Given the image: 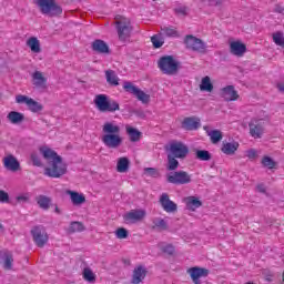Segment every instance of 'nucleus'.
Instances as JSON below:
<instances>
[{
  "label": "nucleus",
  "mask_w": 284,
  "mask_h": 284,
  "mask_svg": "<svg viewBox=\"0 0 284 284\" xmlns=\"http://www.w3.org/2000/svg\"><path fill=\"white\" fill-rule=\"evenodd\" d=\"M40 152L48 163V166L44 169L45 176H49L50 179H61V176L67 174L68 164L63 162L61 155L48 146L41 148Z\"/></svg>",
  "instance_id": "nucleus-1"
},
{
  "label": "nucleus",
  "mask_w": 284,
  "mask_h": 284,
  "mask_svg": "<svg viewBox=\"0 0 284 284\" xmlns=\"http://www.w3.org/2000/svg\"><path fill=\"white\" fill-rule=\"evenodd\" d=\"M101 141L108 150H119L123 145V136H121V126L114 121H106L102 125Z\"/></svg>",
  "instance_id": "nucleus-2"
},
{
  "label": "nucleus",
  "mask_w": 284,
  "mask_h": 284,
  "mask_svg": "<svg viewBox=\"0 0 284 284\" xmlns=\"http://www.w3.org/2000/svg\"><path fill=\"white\" fill-rule=\"evenodd\" d=\"M93 103L97 110L103 114H114V112L121 111V104L116 100L108 97V94H97Z\"/></svg>",
  "instance_id": "nucleus-3"
},
{
  "label": "nucleus",
  "mask_w": 284,
  "mask_h": 284,
  "mask_svg": "<svg viewBox=\"0 0 284 284\" xmlns=\"http://www.w3.org/2000/svg\"><path fill=\"white\" fill-rule=\"evenodd\" d=\"M158 68L162 74L174 77L179 74L181 62L174 59V55H163L158 60Z\"/></svg>",
  "instance_id": "nucleus-4"
},
{
  "label": "nucleus",
  "mask_w": 284,
  "mask_h": 284,
  "mask_svg": "<svg viewBox=\"0 0 284 284\" xmlns=\"http://www.w3.org/2000/svg\"><path fill=\"white\" fill-rule=\"evenodd\" d=\"M34 3L39 8L41 14L47 17H60V14H63V9L55 0H34Z\"/></svg>",
  "instance_id": "nucleus-5"
},
{
  "label": "nucleus",
  "mask_w": 284,
  "mask_h": 284,
  "mask_svg": "<svg viewBox=\"0 0 284 284\" xmlns=\"http://www.w3.org/2000/svg\"><path fill=\"white\" fill-rule=\"evenodd\" d=\"M184 45L186 50L197 52V54H207V43L200 38L187 34L184 38Z\"/></svg>",
  "instance_id": "nucleus-6"
},
{
  "label": "nucleus",
  "mask_w": 284,
  "mask_h": 284,
  "mask_svg": "<svg viewBox=\"0 0 284 284\" xmlns=\"http://www.w3.org/2000/svg\"><path fill=\"white\" fill-rule=\"evenodd\" d=\"M123 90L128 92V94H132V97L136 98L138 101H141L143 105H148L151 101L150 94L145 93V91L130 81L123 82Z\"/></svg>",
  "instance_id": "nucleus-7"
},
{
  "label": "nucleus",
  "mask_w": 284,
  "mask_h": 284,
  "mask_svg": "<svg viewBox=\"0 0 284 284\" xmlns=\"http://www.w3.org/2000/svg\"><path fill=\"white\" fill-rule=\"evenodd\" d=\"M123 90L128 92V94H132V97L136 98L138 101H141L143 105H148L151 101L150 94L145 93V91L130 81L123 82Z\"/></svg>",
  "instance_id": "nucleus-8"
},
{
  "label": "nucleus",
  "mask_w": 284,
  "mask_h": 284,
  "mask_svg": "<svg viewBox=\"0 0 284 284\" xmlns=\"http://www.w3.org/2000/svg\"><path fill=\"white\" fill-rule=\"evenodd\" d=\"M119 41L128 43L132 37V22L128 18H121L115 22Z\"/></svg>",
  "instance_id": "nucleus-9"
},
{
  "label": "nucleus",
  "mask_w": 284,
  "mask_h": 284,
  "mask_svg": "<svg viewBox=\"0 0 284 284\" xmlns=\"http://www.w3.org/2000/svg\"><path fill=\"white\" fill-rule=\"evenodd\" d=\"M168 183L172 185H187L192 183V174L187 171H175L166 175Z\"/></svg>",
  "instance_id": "nucleus-10"
},
{
  "label": "nucleus",
  "mask_w": 284,
  "mask_h": 284,
  "mask_svg": "<svg viewBox=\"0 0 284 284\" xmlns=\"http://www.w3.org/2000/svg\"><path fill=\"white\" fill-rule=\"evenodd\" d=\"M31 236L37 247H45V244L50 241V235H48V231H45L43 225L33 226L31 229Z\"/></svg>",
  "instance_id": "nucleus-11"
},
{
  "label": "nucleus",
  "mask_w": 284,
  "mask_h": 284,
  "mask_svg": "<svg viewBox=\"0 0 284 284\" xmlns=\"http://www.w3.org/2000/svg\"><path fill=\"white\" fill-rule=\"evenodd\" d=\"M169 154L171 156H175L176 159L183 160L187 158V154H190V148H187V145L181 141H173L170 143Z\"/></svg>",
  "instance_id": "nucleus-12"
},
{
  "label": "nucleus",
  "mask_w": 284,
  "mask_h": 284,
  "mask_svg": "<svg viewBox=\"0 0 284 284\" xmlns=\"http://www.w3.org/2000/svg\"><path fill=\"white\" fill-rule=\"evenodd\" d=\"M146 212L143 209H133L123 215V220L126 225H134L141 223L145 219Z\"/></svg>",
  "instance_id": "nucleus-13"
},
{
  "label": "nucleus",
  "mask_w": 284,
  "mask_h": 284,
  "mask_svg": "<svg viewBox=\"0 0 284 284\" xmlns=\"http://www.w3.org/2000/svg\"><path fill=\"white\" fill-rule=\"evenodd\" d=\"M186 273L191 277L193 284H203L201 278H207L210 276V270L200 266H193L186 270Z\"/></svg>",
  "instance_id": "nucleus-14"
},
{
  "label": "nucleus",
  "mask_w": 284,
  "mask_h": 284,
  "mask_svg": "<svg viewBox=\"0 0 284 284\" xmlns=\"http://www.w3.org/2000/svg\"><path fill=\"white\" fill-rule=\"evenodd\" d=\"M2 165L8 172H21V162L12 153H6L2 158Z\"/></svg>",
  "instance_id": "nucleus-15"
},
{
  "label": "nucleus",
  "mask_w": 284,
  "mask_h": 284,
  "mask_svg": "<svg viewBox=\"0 0 284 284\" xmlns=\"http://www.w3.org/2000/svg\"><path fill=\"white\" fill-rule=\"evenodd\" d=\"M16 103H26L31 112H41V110H43V105H41V103L23 94H18L16 97Z\"/></svg>",
  "instance_id": "nucleus-16"
},
{
  "label": "nucleus",
  "mask_w": 284,
  "mask_h": 284,
  "mask_svg": "<svg viewBox=\"0 0 284 284\" xmlns=\"http://www.w3.org/2000/svg\"><path fill=\"white\" fill-rule=\"evenodd\" d=\"M159 203L164 210V212H168V214H172L179 210V205L172 200H170V195L168 193H162L159 200Z\"/></svg>",
  "instance_id": "nucleus-17"
},
{
  "label": "nucleus",
  "mask_w": 284,
  "mask_h": 284,
  "mask_svg": "<svg viewBox=\"0 0 284 284\" xmlns=\"http://www.w3.org/2000/svg\"><path fill=\"white\" fill-rule=\"evenodd\" d=\"M248 130H250V135L253 139H262L263 138V123H261V120L258 119H252L248 123Z\"/></svg>",
  "instance_id": "nucleus-18"
},
{
  "label": "nucleus",
  "mask_w": 284,
  "mask_h": 284,
  "mask_svg": "<svg viewBox=\"0 0 284 284\" xmlns=\"http://www.w3.org/2000/svg\"><path fill=\"white\" fill-rule=\"evenodd\" d=\"M221 97L224 99V101H239V91L234 89V85H226L221 89Z\"/></svg>",
  "instance_id": "nucleus-19"
},
{
  "label": "nucleus",
  "mask_w": 284,
  "mask_h": 284,
  "mask_svg": "<svg viewBox=\"0 0 284 284\" xmlns=\"http://www.w3.org/2000/svg\"><path fill=\"white\" fill-rule=\"evenodd\" d=\"M201 128V119L196 116L184 118L182 121V129L192 132L194 130H199Z\"/></svg>",
  "instance_id": "nucleus-20"
},
{
  "label": "nucleus",
  "mask_w": 284,
  "mask_h": 284,
  "mask_svg": "<svg viewBox=\"0 0 284 284\" xmlns=\"http://www.w3.org/2000/svg\"><path fill=\"white\" fill-rule=\"evenodd\" d=\"M230 52L234 57H243V54H245V52H247V45H245V43H243L240 40L231 41L230 42Z\"/></svg>",
  "instance_id": "nucleus-21"
},
{
  "label": "nucleus",
  "mask_w": 284,
  "mask_h": 284,
  "mask_svg": "<svg viewBox=\"0 0 284 284\" xmlns=\"http://www.w3.org/2000/svg\"><path fill=\"white\" fill-rule=\"evenodd\" d=\"M31 79L34 88H40L41 90H45V88H48V78L43 75V72L34 71Z\"/></svg>",
  "instance_id": "nucleus-22"
},
{
  "label": "nucleus",
  "mask_w": 284,
  "mask_h": 284,
  "mask_svg": "<svg viewBox=\"0 0 284 284\" xmlns=\"http://www.w3.org/2000/svg\"><path fill=\"white\" fill-rule=\"evenodd\" d=\"M240 145L241 144H239V142L236 141L223 142L221 152L223 154H226V156H234V154H236V152L239 151Z\"/></svg>",
  "instance_id": "nucleus-23"
},
{
  "label": "nucleus",
  "mask_w": 284,
  "mask_h": 284,
  "mask_svg": "<svg viewBox=\"0 0 284 284\" xmlns=\"http://www.w3.org/2000/svg\"><path fill=\"white\" fill-rule=\"evenodd\" d=\"M184 203L186 205V209L190 210V212H196L199 207L203 205V202L199 200L196 196H187L184 199Z\"/></svg>",
  "instance_id": "nucleus-24"
},
{
  "label": "nucleus",
  "mask_w": 284,
  "mask_h": 284,
  "mask_svg": "<svg viewBox=\"0 0 284 284\" xmlns=\"http://www.w3.org/2000/svg\"><path fill=\"white\" fill-rule=\"evenodd\" d=\"M145 276H148V270H145V267H143L142 265H139L133 271L132 283L133 284L142 283Z\"/></svg>",
  "instance_id": "nucleus-25"
},
{
  "label": "nucleus",
  "mask_w": 284,
  "mask_h": 284,
  "mask_svg": "<svg viewBox=\"0 0 284 284\" xmlns=\"http://www.w3.org/2000/svg\"><path fill=\"white\" fill-rule=\"evenodd\" d=\"M92 50L99 54H110V47L103 40H95L92 42Z\"/></svg>",
  "instance_id": "nucleus-26"
},
{
  "label": "nucleus",
  "mask_w": 284,
  "mask_h": 284,
  "mask_svg": "<svg viewBox=\"0 0 284 284\" xmlns=\"http://www.w3.org/2000/svg\"><path fill=\"white\" fill-rule=\"evenodd\" d=\"M67 194L70 196L72 205L79 206V205H83V203H85V194H83V193L68 190Z\"/></svg>",
  "instance_id": "nucleus-27"
},
{
  "label": "nucleus",
  "mask_w": 284,
  "mask_h": 284,
  "mask_svg": "<svg viewBox=\"0 0 284 284\" xmlns=\"http://www.w3.org/2000/svg\"><path fill=\"white\" fill-rule=\"evenodd\" d=\"M125 130L131 143H139V141H141L142 133L139 129L126 125Z\"/></svg>",
  "instance_id": "nucleus-28"
},
{
  "label": "nucleus",
  "mask_w": 284,
  "mask_h": 284,
  "mask_svg": "<svg viewBox=\"0 0 284 284\" xmlns=\"http://www.w3.org/2000/svg\"><path fill=\"white\" fill-rule=\"evenodd\" d=\"M204 130L211 139V143L216 144L220 143V141H223V132L221 130H212L210 131V126H204Z\"/></svg>",
  "instance_id": "nucleus-29"
},
{
  "label": "nucleus",
  "mask_w": 284,
  "mask_h": 284,
  "mask_svg": "<svg viewBox=\"0 0 284 284\" xmlns=\"http://www.w3.org/2000/svg\"><path fill=\"white\" fill-rule=\"evenodd\" d=\"M27 47L30 48L33 54H39L41 52V41L37 37H30L27 40Z\"/></svg>",
  "instance_id": "nucleus-30"
},
{
  "label": "nucleus",
  "mask_w": 284,
  "mask_h": 284,
  "mask_svg": "<svg viewBox=\"0 0 284 284\" xmlns=\"http://www.w3.org/2000/svg\"><path fill=\"white\" fill-rule=\"evenodd\" d=\"M130 170V159L122 156L118 160L116 172L120 174H125Z\"/></svg>",
  "instance_id": "nucleus-31"
},
{
  "label": "nucleus",
  "mask_w": 284,
  "mask_h": 284,
  "mask_svg": "<svg viewBox=\"0 0 284 284\" xmlns=\"http://www.w3.org/2000/svg\"><path fill=\"white\" fill-rule=\"evenodd\" d=\"M7 119L8 121H10V123H12L13 125H17L19 123H23V120L26 119V116L23 115V113L11 111L8 113Z\"/></svg>",
  "instance_id": "nucleus-32"
},
{
  "label": "nucleus",
  "mask_w": 284,
  "mask_h": 284,
  "mask_svg": "<svg viewBox=\"0 0 284 284\" xmlns=\"http://www.w3.org/2000/svg\"><path fill=\"white\" fill-rule=\"evenodd\" d=\"M200 90L201 92L214 91V84L212 83V79L209 75H205L204 78H202V81L200 83Z\"/></svg>",
  "instance_id": "nucleus-33"
},
{
  "label": "nucleus",
  "mask_w": 284,
  "mask_h": 284,
  "mask_svg": "<svg viewBox=\"0 0 284 284\" xmlns=\"http://www.w3.org/2000/svg\"><path fill=\"white\" fill-rule=\"evenodd\" d=\"M105 79L109 85H113V88H116V85H119L120 79H119V75H116V72L114 70H106Z\"/></svg>",
  "instance_id": "nucleus-34"
},
{
  "label": "nucleus",
  "mask_w": 284,
  "mask_h": 284,
  "mask_svg": "<svg viewBox=\"0 0 284 284\" xmlns=\"http://www.w3.org/2000/svg\"><path fill=\"white\" fill-rule=\"evenodd\" d=\"M36 201L39 207H41V210H50V204L52 203V199L45 195H39L36 197Z\"/></svg>",
  "instance_id": "nucleus-35"
},
{
  "label": "nucleus",
  "mask_w": 284,
  "mask_h": 284,
  "mask_svg": "<svg viewBox=\"0 0 284 284\" xmlns=\"http://www.w3.org/2000/svg\"><path fill=\"white\" fill-rule=\"evenodd\" d=\"M82 277L87 283H97V274L90 267H84L82 271Z\"/></svg>",
  "instance_id": "nucleus-36"
},
{
  "label": "nucleus",
  "mask_w": 284,
  "mask_h": 284,
  "mask_svg": "<svg viewBox=\"0 0 284 284\" xmlns=\"http://www.w3.org/2000/svg\"><path fill=\"white\" fill-rule=\"evenodd\" d=\"M162 34L164 37L173 38V39H179L180 34L176 28L174 27H164L161 29Z\"/></svg>",
  "instance_id": "nucleus-37"
},
{
  "label": "nucleus",
  "mask_w": 284,
  "mask_h": 284,
  "mask_svg": "<svg viewBox=\"0 0 284 284\" xmlns=\"http://www.w3.org/2000/svg\"><path fill=\"white\" fill-rule=\"evenodd\" d=\"M4 261H3V267L4 270H12V264L14 263V257L12 256V253L9 251L3 252Z\"/></svg>",
  "instance_id": "nucleus-38"
},
{
  "label": "nucleus",
  "mask_w": 284,
  "mask_h": 284,
  "mask_svg": "<svg viewBox=\"0 0 284 284\" xmlns=\"http://www.w3.org/2000/svg\"><path fill=\"white\" fill-rule=\"evenodd\" d=\"M178 158H175L174 155H170L168 154V166L166 169L170 172H174V170H179V160H176Z\"/></svg>",
  "instance_id": "nucleus-39"
},
{
  "label": "nucleus",
  "mask_w": 284,
  "mask_h": 284,
  "mask_svg": "<svg viewBox=\"0 0 284 284\" xmlns=\"http://www.w3.org/2000/svg\"><path fill=\"white\" fill-rule=\"evenodd\" d=\"M195 158L199 161H211L212 160V154L207 150H197L195 152Z\"/></svg>",
  "instance_id": "nucleus-40"
},
{
  "label": "nucleus",
  "mask_w": 284,
  "mask_h": 284,
  "mask_svg": "<svg viewBox=\"0 0 284 284\" xmlns=\"http://www.w3.org/2000/svg\"><path fill=\"white\" fill-rule=\"evenodd\" d=\"M153 230H160L161 232L168 230V222L161 217L153 220Z\"/></svg>",
  "instance_id": "nucleus-41"
},
{
  "label": "nucleus",
  "mask_w": 284,
  "mask_h": 284,
  "mask_svg": "<svg viewBox=\"0 0 284 284\" xmlns=\"http://www.w3.org/2000/svg\"><path fill=\"white\" fill-rule=\"evenodd\" d=\"M159 248L161 252H163V254H166L168 256H173L175 252L174 245L172 244L160 243Z\"/></svg>",
  "instance_id": "nucleus-42"
},
{
  "label": "nucleus",
  "mask_w": 284,
  "mask_h": 284,
  "mask_svg": "<svg viewBox=\"0 0 284 284\" xmlns=\"http://www.w3.org/2000/svg\"><path fill=\"white\" fill-rule=\"evenodd\" d=\"M83 230H85V227L83 226V223L81 222H71L68 232L69 234H74L77 232H83Z\"/></svg>",
  "instance_id": "nucleus-43"
},
{
  "label": "nucleus",
  "mask_w": 284,
  "mask_h": 284,
  "mask_svg": "<svg viewBox=\"0 0 284 284\" xmlns=\"http://www.w3.org/2000/svg\"><path fill=\"white\" fill-rule=\"evenodd\" d=\"M273 37V42L275 45H280V48H284V34L283 31H276L275 33L272 34Z\"/></svg>",
  "instance_id": "nucleus-44"
},
{
  "label": "nucleus",
  "mask_w": 284,
  "mask_h": 284,
  "mask_svg": "<svg viewBox=\"0 0 284 284\" xmlns=\"http://www.w3.org/2000/svg\"><path fill=\"white\" fill-rule=\"evenodd\" d=\"M262 165L268 168V170H274V168H276V162L266 155L262 159Z\"/></svg>",
  "instance_id": "nucleus-45"
},
{
  "label": "nucleus",
  "mask_w": 284,
  "mask_h": 284,
  "mask_svg": "<svg viewBox=\"0 0 284 284\" xmlns=\"http://www.w3.org/2000/svg\"><path fill=\"white\" fill-rule=\"evenodd\" d=\"M144 174H148V176H152L153 179H159V176H161V173H159V170L154 168H145Z\"/></svg>",
  "instance_id": "nucleus-46"
},
{
  "label": "nucleus",
  "mask_w": 284,
  "mask_h": 284,
  "mask_svg": "<svg viewBox=\"0 0 284 284\" xmlns=\"http://www.w3.org/2000/svg\"><path fill=\"white\" fill-rule=\"evenodd\" d=\"M151 42L153 43V48H162L163 47V40H161V38H159V36H153L151 37Z\"/></svg>",
  "instance_id": "nucleus-47"
},
{
  "label": "nucleus",
  "mask_w": 284,
  "mask_h": 284,
  "mask_svg": "<svg viewBox=\"0 0 284 284\" xmlns=\"http://www.w3.org/2000/svg\"><path fill=\"white\" fill-rule=\"evenodd\" d=\"M115 236L116 239H120V240L128 239V231L124 227H119L115 231Z\"/></svg>",
  "instance_id": "nucleus-48"
},
{
  "label": "nucleus",
  "mask_w": 284,
  "mask_h": 284,
  "mask_svg": "<svg viewBox=\"0 0 284 284\" xmlns=\"http://www.w3.org/2000/svg\"><path fill=\"white\" fill-rule=\"evenodd\" d=\"M0 203H10V194L3 190H0Z\"/></svg>",
  "instance_id": "nucleus-49"
},
{
  "label": "nucleus",
  "mask_w": 284,
  "mask_h": 284,
  "mask_svg": "<svg viewBox=\"0 0 284 284\" xmlns=\"http://www.w3.org/2000/svg\"><path fill=\"white\" fill-rule=\"evenodd\" d=\"M246 156L247 159H250V161H254V159L258 156V152L256 151V149H250L246 151Z\"/></svg>",
  "instance_id": "nucleus-50"
},
{
  "label": "nucleus",
  "mask_w": 284,
  "mask_h": 284,
  "mask_svg": "<svg viewBox=\"0 0 284 284\" xmlns=\"http://www.w3.org/2000/svg\"><path fill=\"white\" fill-rule=\"evenodd\" d=\"M31 161H32L33 165H36V168H41V165H42L41 159L39 158V155L37 153L31 154Z\"/></svg>",
  "instance_id": "nucleus-51"
},
{
  "label": "nucleus",
  "mask_w": 284,
  "mask_h": 284,
  "mask_svg": "<svg viewBox=\"0 0 284 284\" xmlns=\"http://www.w3.org/2000/svg\"><path fill=\"white\" fill-rule=\"evenodd\" d=\"M16 201H17L18 203H28V201H30V194L24 193V194L18 195V196L16 197Z\"/></svg>",
  "instance_id": "nucleus-52"
},
{
  "label": "nucleus",
  "mask_w": 284,
  "mask_h": 284,
  "mask_svg": "<svg viewBox=\"0 0 284 284\" xmlns=\"http://www.w3.org/2000/svg\"><path fill=\"white\" fill-rule=\"evenodd\" d=\"M175 12L180 14L181 17H186L187 16V8L186 7H180L175 9Z\"/></svg>",
  "instance_id": "nucleus-53"
},
{
  "label": "nucleus",
  "mask_w": 284,
  "mask_h": 284,
  "mask_svg": "<svg viewBox=\"0 0 284 284\" xmlns=\"http://www.w3.org/2000/svg\"><path fill=\"white\" fill-rule=\"evenodd\" d=\"M264 278L265 281H267V283H272L274 281V274H272V272H266L264 273Z\"/></svg>",
  "instance_id": "nucleus-54"
},
{
  "label": "nucleus",
  "mask_w": 284,
  "mask_h": 284,
  "mask_svg": "<svg viewBox=\"0 0 284 284\" xmlns=\"http://www.w3.org/2000/svg\"><path fill=\"white\" fill-rule=\"evenodd\" d=\"M274 12H277V14H283L284 13V7L281 4H276Z\"/></svg>",
  "instance_id": "nucleus-55"
},
{
  "label": "nucleus",
  "mask_w": 284,
  "mask_h": 284,
  "mask_svg": "<svg viewBox=\"0 0 284 284\" xmlns=\"http://www.w3.org/2000/svg\"><path fill=\"white\" fill-rule=\"evenodd\" d=\"M257 190L262 193V194H265V192H266V189H265V185H263V184H257Z\"/></svg>",
  "instance_id": "nucleus-56"
},
{
  "label": "nucleus",
  "mask_w": 284,
  "mask_h": 284,
  "mask_svg": "<svg viewBox=\"0 0 284 284\" xmlns=\"http://www.w3.org/2000/svg\"><path fill=\"white\" fill-rule=\"evenodd\" d=\"M57 214H61V210H59V206H55Z\"/></svg>",
  "instance_id": "nucleus-57"
},
{
  "label": "nucleus",
  "mask_w": 284,
  "mask_h": 284,
  "mask_svg": "<svg viewBox=\"0 0 284 284\" xmlns=\"http://www.w3.org/2000/svg\"><path fill=\"white\" fill-rule=\"evenodd\" d=\"M152 1H156V0H152Z\"/></svg>",
  "instance_id": "nucleus-58"
}]
</instances>
